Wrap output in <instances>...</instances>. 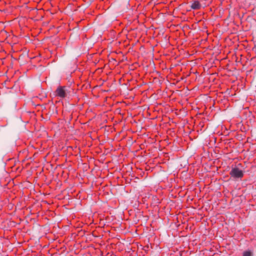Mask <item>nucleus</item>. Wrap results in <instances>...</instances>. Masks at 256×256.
Returning <instances> with one entry per match:
<instances>
[{"mask_svg":"<svg viewBox=\"0 0 256 256\" xmlns=\"http://www.w3.org/2000/svg\"><path fill=\"white\" fill-rule=\"evenodd\" d=\"M67 86H59L54 92L56 96L61 98H64L67 96Z\"/></svg>","mask_w":256,"mask_h":256,"instance_id":"nucleus-1","label":"nucleus"},{"mask_svg":"<svg viewBox=\"0 0 256 256\" xmlns=\"http://www.w3.org/2000/svg\"><path fill=\"white\" fill-rule=\"evenodd\" d=\"M231 177L234 178H242L244 177V172L242 170L237 167L232 168L230 172Z\"/></svg>","mask_w":256,"mask_h":256,"instance_id":"nucleus-2","label":"nucleus"},{"mask_svg":"<svg viewBox=\"0 0 256 256\" xmlns=\"http://www.w3.org/2000/svg\"><path fill=\"white\" fill-rule=\"evenodd\" d=\"M201 7V4L198 0L194 1L191 5V8L193 10H198L200 9Z\"/></svg>","mask_w":256,"mask_h":256,"instance_id":"nucleus-3","label":"nucleus"},{"mask_svg":"<svg viewBox=\"0 0 256 256\" xmlns=\"http://www.w3.org/2000/svg\"><path fill=\"white\" fill-rule=\"evenodd\" d=\"M242 256H252V254L250 250H246L243 252Z\"/></svg>","mask_w":256,"mask_h":256,"instance_id":"nucleus-4","label":"nucleus"},{"mask_svg":"<svg viewBox=\"0 0 256 256\" xmlns=\"http://www.w3.org/2000/svg\"><path fill=\"white\" fill-rule=\"evenodd\" d=\"M148 248H149V246L148 245H147V246H144L143 250H144L146 252V254H148V252L149 250Z\"/></svg>","mask_w":256,"mask_h":256,"instance_id":"nucleus-5","label":"nucleus"},{"mask_svg":"<svg viewBox=\"0 0 256 256\" xmlns=\"http://www.w3.org/2000/svg\"><path fill=\"white\" fill-rule=\"evenodd\" d=\"M240 56H241V58H240V60L241 61V60H242V55H240Z\"/></svg>","mask_w":256,"mask_h":256,"instance_id":"nucleus-6","label":"nucleus"},{"mask_svg":"<svg viewBox=\"0 0 256 256\" xmlns=\"http://www.w3.org/2000/svg\"><path fill=\"white\" fill-rule=\"evenodd\" d=\"M236 62H240V61H238V58L236 60Z\"/></svg>","mask_w":256,"mask_h":256,"instance_id":"nucleus-7","label":"nucleus"},{"mask_svg":"<svg viewBox=\"0 0 256 256\" xmlns=\"http://www.w3.org/2000/svg\"><path fill=\"white\" fill-rule=\"evenodd\" d=\"M241 62V64H243V65L244 64H243L242 62Z\"/></svg>","mask_w":256,"mask_h":256,"instance_id":"nucleus-8","label":"nucleus"}]
</instances>
